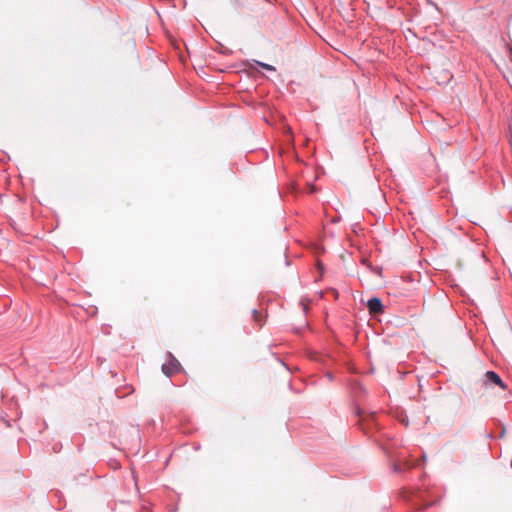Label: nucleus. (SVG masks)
<instances>
[{
    "label": "nucleus",
    "mask_w": 512,
    "mask_h": 512,
    "mask_svg": "<svg viewBox=\"0 0 512 512\" xmlns=\"http://www.w3.org/2000/svg\"><path fill=\"white\" fill-rule=\"evenodd\" d=\"M510 55L512 56V46L509 48Z\"/></svg>",
    "instance_id": "8"
},
{
    "label": "nucleus",
    "mask_w": 512,
    "mask_h": 512,
    "mask_svg": "<svg viewBox=\"0 0 512 512\" xmlns=\"http://www.w3.org/2000/svg\"><path fill=\"white\" fill-rule=\"evenodd\" d=\"M168 357H169L168 363H164L162 365V372L167 377H171L172 375L180 372L182 369V366H181L180 362L175 358V356L171 352H168Z\"/></svg>",
    "instance_id": "3"
},
{
    "label": "nucleus",
    "mask_w": 512,
    "mask_h": 512,
    "mask_svg": "<svg viewBox=\"0 0 512 512\" xmlns=\"http://www.w3.org/2000/svg\"><path fill=\"white\" fill-rule=\"evenodd\" d=\"M420 484L414 488L407 489L403 488L401 495L405 500L412 501L415 509L424 510L433 505H436L437 500H430L428 498L429 487L426 484V477L422 475L420 478Z\"/></svg>",
    "instance_id": "1"
},
{
    "label": "nucleus",
    "mask_w": 512,
    "mask_h": 512,
    "mask_svg": "<svg viewBox=\"0 0 512 512\" xmlns=\"http://www.w3.org/2000/svg\"><path fill=\"white\" fill-rule=\"evenodd\" d=\"M252 316H253V319L256 323H258L260 326H262V316H261V313L256 310V309H253L252 311Z\"/></svg>",
    "instance_id": "6"
},
{
    "label": "nucleus",
    "mask_w": 512,
    "mask_h": 512,
    "mask_svg": "<svg viewBox=\"0 0 512 512\" xmlns=\"http://www.w3.org/2000/svg\"><path fill=\"white\" fill-rule=\"evenodd\" d=\"M367 308L370 313L379 314V313L383 312L384 306H383L380 298L372 297L367 302Z\"/></svg>",
    "instance_id": "4"
},
{
    "label": "nucleus",
    "mask_w": 512,
    "mask_h": 512,
    "mask_svg": "<svg viewBox=\"0 0 512 512\" xmlns=\"http://www.w3.org/2000/svg\"><path fill=\"white\" fill-rule=\"evenodd\" d=\"M484 384H494L501 387L503 390L507 389L506 384L502 381L500 376L492 370H489L485 373V381H474L473 387L477 390L478 388H482Z\"/></svg>",
    "instance_id": "2"
},
{
    "label": "nucleus",
    "mask_w": 512,
    "mask_h": 512,
    "mask_svg": "<svg viewBox=\"0 0 512 512\" xmlns=\"http://www.w3.org/2000/svg\"><path fill=\"white\" fill-rule=\"evenodd\" d=\"M256 64L267 71H275L276 70L274 66L267 64V63L256 61Z\"/></svg>",
    "instance_id": "7"
},
{
    "label": "nucleus",
    "mask_w": 512,
    "mask_h": 512,
    "mask_svg": "<svg viewBox=\"0 0 512 512\" xmlns=\"http://www.w3.org/2000/svg\"><path fill=\"white\" fill-rule=\"evenodd\" d=\"M413 466H414V464L411 461L407 460L402 463H394L392 466V470H393V472H396V473H403L407 470L412 469Z\"/></svg>",
    "instance_id": "5"
}]
</instances>
